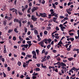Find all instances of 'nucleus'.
<instances>
[{
	"label": "nucleus",
	"instance_id": "nucleus-12",
	"mask_svg": "<svg viewBox=\"0 0 79 79\" xmlns=\"http://www.w3.org/2000/svg\"><path fill=\"white\" fill-rule=\"evenodd\" d=\"M61 68L64 69V71L66 73V71H67V69H66V67H61Z\"/></svg>",
	"mask_w": 79,
	"mask_h": 79
},
{
	"label": "nucleus",
	"instance_id": "nucleus-7",
	"mask_svg": "<svg viewBox=\"0 0 79 79\" xmlns=\"http://www.w3.org/2000/svg\"><path fill=\"white\" fill-rule=\"evenodd\" d=\"M4 49L3 50V52L4 53H7V51H6V46L4 45Z\"/></svg>",
	"mask_w": 79,
	"mask_h": 79
},
{
	"label": "nucleus",
	"instance_id": "nucleus-14",
	"mask_svg": "<svg viewBox=\"0 0 79 79\" xmlns=\"http://www.w3.org/2000/svg\"><path fill=\"white\" fill-rule=\"evenodd\" d=\"M14 22L15 23H16H16H18V22H19V20L18 19H15L14 20Z\"/></svg>",
	"mask_w": 79,
	"mask_h": 79
},
{
	"label": "nucleus",
	"instance_id": "nucleus-9",
	"mask_svg": "<svg viewBox=\"0 0 79 79\" xmlns=\"http://www.w3.org/2000/svg\"><path fill=\"white\" fill-rule=\"evenodd\" d=\"M23 68H26V66H28V64H26V63L23 62Z\"/></svg>",
	"mask_w": 79,
	"mask_h": 79
},
{
	"label": "nucleus",
	"instance_id": "nucleus-61",
	"mask_svg": "<svg viewBox=\"0 0 79 79\" xmlns=\"http://www.w3.org/2000/svg\"><path fill=\"white\" fill-rule=\"evenodd\" d=\"M28 8V5H25L24 8L26 9V8Z\"/></svg>",
	"mask_w": 79,
	"mask_h": 79
},
{
	"label": "nucleus",
	"instance_id": "nucleus-44",
	"mask_svg": "<svg viewBox=\"0 0 79 79\" xmlns=\"http://www.w3.org/2000/svg\"><path fill=\"white\" fill-rule=\"evenodd\" d=\"M28 47V44L25 45L24 48H27Z\"/></svg>",
	"mask_w": 79,
	"mask_h": 79
},
{
	"label": "nucleus",
	"instance_id": "nucleus-35",
	"mask_svg": "<svg viewBox=\"0 0 79 79\" xmlns=\"http://www.w3.org/2000/svg\"><path fill=\"white\" fill-rule=\"evenodd\" d=\"M64 21H65L66 20H68V18L67 17H65L64 19Z\"/></svg>",
	"mask_w": 79,
	"mask_h": 79
},
{
	"label": "nucleus",
	"instance_id": "nucleus-10",
	"mask_svg": "<svg viewBox=\"0 0 79 79\" xmlns=\"http://www.w3.org/2000/svg\"><path fill=\"white\" fill-rule=\"evenodd\" d=\"M7 23V20H4L3 21V24H4V26H6V25Z\"/></svg>",
	"mask_w": 79,
	"mask_h": 79
},
{
	"label": "nucleus",
	"instance_id": "nucleus-37",
	"mask_svg": "<svg viewBox=\"0 0 79 79\" xmlns=\"http://www.w3.org/2000/svg\"><path fill=\"white\" fill-rule=\"evenodd\" d=\"M47 60L46 59H43L42 60L41 62L42 63H43V62H44V61H45Z\"/></svg>",
	"mask_w": 79,
	"mask_h": 79
},
{
	"label": "nucleus",
	"instance_id": "nucleus-43",
	"mask_svg": "<svg viewBox=\"0 0 79 79\" xmlns=\"http://www.w3.org/2000/svg\"><path fill=\"white\" fill-rule=\"evenodd\" d=\"M47 33H48V32L47 31H45L44 32V35H47Z\"/></svg>",
	"mask_w": 79,
	"mask_h": 79
},
{
	"label": "nucleus",
	"instance_id": "nucleus-15",
	"mask_svg": "<svg viewBox=\"0 0 79 79\" xmlns=\"http://www.w3.org/2000/svg\"><path fill=\"white\" fill-rule=\"evenodd\" d=\"M68 60L70 61H72V60H74V59H73V57L68 58Z\"/></svg>",
	"mask_w": 79,
	"mask_h": 79
},
{
	"label": "nucleus",
	"instance_id": "nucleus-41",
	"mask_svg": "<svg viewBox=\"0 0 79 79\" xmlns=\"http://www.w3.org/2000/svg\"><path fill=\"white\" fill-rule=\"evenodd\" d=\"M57 19V18L55 17H54L53 19V21L54 22H56V20Z\"/></svg>",
	"mask_w": 79,
	"mask_h": 79
},
{
	"label": "nucleus",
	"instance_id": "nucleus-23",
	"mask_svg": "<svg viewBox=\"0 0 79 79\" xmlns=\"http://www.w3.org/2000/svg\"><path fill=\"white\" fill-rule=\"evenodd\" d=\"M17 28H15L14 29V31L15 32H16V33H18L19 31H17Z\"/></svg>",
	"mask_w": 79,
	"mask_h": 79
},
{
	"label": "nucleus",
	"instance_id": "nucleus-31",
	"mask_svg": "<svg viewBox=\"0 0 79 79\" xmlns=\"http://www.w3.org/2000/svg\"><path fill=\"white\" fill-rule=\"evenodd\" d=\"M18 64L19 66H21V63L20 62H18Z\"/></svg>",
	"mask_w": 79,
	"mask_h": 79
},
{
	"label": "nucleus",
	"instance_id": "nucleus-19",
	"mask_svg": "<svg viewBox=\"0 0 79 79\" xmlns=\"http://www.w3.org/2000/svg\"><path fill=\"white\" fill-rule=\"evenodd\" d=\"M31 10V7H30L29 8H28V9L27 10V12L28 13H30V10Z\"/></svg>",
	"mask_w": 79,
	"mask_h": 79
},
{
	"label": "nucleus",
	"instance_id": "nucleus-47",
	"mask_svg": "<svg viewBox=\"0 0 79 79\" xmlns=\"http://www.w3.org/2000/svg\"><path fill=\"white\" fill-rule=\"evenodd\" d=\"M69 73H71V72L72 73H73V69H71L69 71Z\"/></svg>",
	"mask_w": 79,
	"mask_h": 79
},
{
	"label": "nucleus",
	"instance_id": "nucleus-6",
	"mask_svg": "<svg viewBox=\"0 0 79 79\" xmlns=\"http://www.w3.org/2000/svg\"><path fill=\"white\" fill-rule=\"evenodd\" d=\"M63 44V43L61 41H60L58 44L57 45H59L60 47H62V45L61 44Z\"/></svg>",
	"mask_w": 79,
	"mask_h": 79
},
{
	"label": "nucleus",
	"instance_id": "nucleus-20",
	"mask_svg": "<svg viewBox=\"0 0 79 79\" xmlns=\"http://www.w3.org/2000/svg\"><path fill=\"white\" fill-rule=\"evenodd\" d=\"M13 31V30L11 29H9L8 31V33H11V32H12Z\"/></svg>",
	"mask_w": 79,
	"mask_h": 79
},
{
	"label": "nucleus",
	"instance_id": "nucleus-39",
	"mask_svg": "<svg viewBox=\"0 0 79 79\" xmlns=\"http://www.w3.org/2000/svg\"><path fill=\"white\" fill-rule=\"evenodd\" d=\"M70 40H71V42H73L74 40V38H70Z\"/></svg>",
	"mask_w": 79,
	"mask_h": 79
},
{
	"label": "nucleus",
	"instance_id": "nucleus-21",
	"mask_svg": "<svg viewBox=\"0 0 79 79\" xmlns=\"http://www.w3.org/2000/svg\"><path fill=\"white\" fill-rule=\"evenodd\" d=\"M32 54L33 55H36V53L35 52V51H33L32 52Z\"/></svg>",
	"mask_w": 79,
	"mask_h": 79
},
{
	"label": "nucleus",
	"instance_id": "nucleus-25",
	"mask_svg": "<svg viewBox=\"0 0 79 79\" xmlns=\"http://www.w3.org/2000/svg\"><path fill=\"white\" fill-rule=\"evenodd\" d=\"M27 20H23L22 21V23H23V24H24L25 23H27Z\"/></svg>",
	"mask_w": 79,
	"mask_h": 79
},
{
	"label": "nucleus",
	"instance_id": "nucleus-42",
	"mask_svg": "<svg viewBox=\"0 0 79 79\" xmlns=\"http://www.w3.org/2000/svg\"><path fill=\"white\" fill-rule=\"evenodd\" d=\"M52 5L53 7H54V9H55V8H56V6H55V4L52 3Z\"/></svg>",
	"mask_w": 79,
	"mask_h": 79
},
{
	"label": "nucleus",
	"instance_id": "nucleus-17",
	"mask_svg": "<svg viewBox=\"0 0 79 79\" xmlns=\"http://www.w3.org/2000/svg\"><path fill=\"white\" fill-rule=\"evenodd\" d=\"M56 59L57 61H61V58L59 57H56Z\"/></svg>",
	"mask_w": 79,
	"mask_h": 79
},
{
	"label": "nucleus",
	"instance_id": "nucleus-5",
	"mask_svg": "<svg viewBox=\"0 0 79 79\" xmlns=\"http://www.w3.org/2000/svg\"><path fill=\"white\" fill-rule=\"evenodd\" d=\"M31 19L33 21H36L37 18H35L34 15L31 16Z\"/></svg>",
	"mask_w": 79,
	"mask_h": 79
},
{
	"label": "nucleus",
	"instance_id": "nucleus-33",
	"mask_svg": "<svg viewBox=\"0 0 79 79\" xmlns=\"http://www.w3.org/2000/svg\"><path fill=\"white\" fill-rule=\"evenodd\" d=\"M58 68H61V63H59L58 64Z\"/></svg>",
	"mask_w": 79,
	"mask_h": 79
},
{
	"label": "nucleus",
	"instance_id": "nucleus-18",
	"mask_svg": "<svg viewBox=\"0 0 79 79\" xmlns=\"http://www.w3.org/2000/svg\"><path fill=\"white\" fill-rule=\"evenodd\" d=\"M19 23L20 24L19 27H21V26H22V23H21V20H19Z\"/></svg>",
	"mask_w": 79,
	"mask_h": 79
},
{
	"label": "nucleus",
	"instance_id": "nucleus-62",
	"mask_svg": "<svg viewBox=\"0 0 79 79\" xmlns=\"http://www.w3.org/2000/svg\"><path fill=\"white\" fill-rule=\"evenodd\" d=\"M29 6H32V3L31 2H29Z\"/></svg>",
	"mask_w": 79,
	"mask_h": 79
},
{
	"label": "nucleus",
	"instance_id": "nucleus-16",
	"mask_svg": "<svg viewBox=\"0 0 79 79\" xmlns=\"http://www.w3.org/2000/svg\"><path fill=\"white\" fill-rule=\"evenodd\" d=\"M34 32L35 34V35H37V34H38V31L36 30H35Z\"/></svg>",
	"mask_w": 79,
	"mask_h": 79
},
{
	"label": "nucleus",
	"instance_id": "nucleus-60",
	"mask_svg": "<svg viewBox=\"0 0 79 79\" xmlns=\"http://www.w3.org/2000/svg\"><path fill=\"white\" fill-rule=\"evenodd\" d=\"M51 45H48L47 46V47L48 49H49L50 48V46Z\"/></svg>",
	"mask_w": 79,
	"mask_h": 79
},
{
	"label": "nucleus",
	"instance_id": "nucleus-29",
	"mask_svg": "<svg viewBox=\"0 0 79 79\" xmlns=\"http://www.w3.org/2000/svg\"><path fill=\"white\" fill-rule=\"evenodd\" d=\"M47 31H50L51 30V27H47Z\"/></svg>",
	"mask_w": 79,
	"mask_h": 79
},
{
	"label": "nucleus",
	"instance_id": "nucleus-55",
	"mask_svg": "<svg viewBox=\"0 0 79 79\" xmlns=\"http://www.w3.org/2000/svg\"><path fill=\"white\" fill-rule=\"evenodd\" d=\"M32 79H36L37 78V77L36 76H33L32 77Z\"/></svg>",
	"mask_w": 79,
	"mask_h": 79
},
{
	"label": "nucleus",
	"instance_id": "nucleus-52",
	"mask_svg": "<svg viewBox=\"0 0 79 79\" xmlns=\"http://www.w3.org/2000/svg\"><path fill=\"white\" fill-rule=\"evenodd\" d=\"M51 17H52V15L51 14L49 15L48 18L49 19H50V18H51Z\"/></svg>",
	"mask_w": 79,
	"mask_h": 79
},
{
	"label": "nucleus",
	"instance_id": "nucleus-8",
	"mask_svg": "<svg viewBox=\"0 0 79 79\" xmlns=\"http://www.w3.org/2000/svg\"><path fill=\"white\" fill-rule=\"evenodd\" d=\"M27 43L29 44V47L28 48H29V47L31 46L32 45V44H31V41H28L27 42Z\"/></svg>",
	"mask_w": 79,
	"mask_h": 79
},
{
	"label": "nucleus",
	"instance_id": "nucleus-63",
	"mask_svg": "<svg viewBox=\"0 0 79 79\" xmlns=\"http://www.w3.org/2000/svg\"><path fill=\"white\" fill-rule=\"evenodd\" d=\"M20 77L21 78V79H23V78L24 77V75H21L20 76Z\"/></svg>",
	"mask_w": 79,
	"mask_h": 79
},
{
	"label": "nucleus",
	"instance_id": "nucleus-30",
	"mask_svg": "<svg viewBox=\"0 0 79 79\" xmlns=\"http://www.w3.org/2000/svg\"><path fill=\"white\" fill-rule=\"evenodd\" d=\"M3 74L4 77H6V75L5 73L3 72Z\"/></svg>",
	"mask_w": 79,
	"mask_h": 79
},
{
	"label": "nucleus",
	"instance_id": "nucleus-3",
	"mask_svg": "<svg viewBox=\"0 0 79 79\" xmlns=\"http://www.w3.org/2000/svg\"><path fill=\"white\" fill-rule=\"evenodd\" d=\"M38 10V7H34L33 8L31 9V12L32 13H33L35 11H36V10Z\"/></svg>",
	"mask_w": 79,
	"mask_h": 79
},
{
	"label": "nucleus",
	"instance_id": "nucleus-53",
	"mask_svg": "<svg viewBox=\"0 0 79 79\" xmlns=\"http://www.w3.org/2000/svg\"><path fill=\"white\" fill-rule=\"evenodd\" d=\"M38 75V73H33L32 74L33 76H37Z\"/></svg>",
	"mask_w": 79,
	"mask_h": 79
},
{
	"label": "nucleus",
	"instance_id": "nucleus-48",
	"mask_svg": "<svg viewBox=\"0 0 79 79\" xmlns=\"http://www.w3.org/2000/svg\"><path fill=\"white\" fill-rule=\"evenodd\" d=\"M66 11L68 13V14L69 15H71V13L70 12H69V11H68V10L67 9Z\"/></svg>",
	"mask_w": 79,
	"mask_h": 79
},
{
	"label": "nucleus",
	"instance_id": "nucleus-26",
	"mask_svg": "<svg viewBox=\"0 0 79 79\" xmlns=\"http://www.w3.org/2000/svg\"><path fill=\"white\" fill-rule=\"evenodd\" d=\"M33 58L34 59H37V56L36 55H33Z\"/></svg>",
	"mask_w": 79,
	"mask_h": 79
},
{
	"label": "nucleus",
	"instance_id": "nucleus-2",
	"mask_svg": "<svg viewBox=\"0 0 79 79\" xmlns=\"http://www.w3.org/2000/svg\"><path fill=\"white\" fill-rule=\"evenodd\" d=\"M40 15H41V17L43 18H46V17H47V14L46 13H40Z\"/></svg>",
	"mask_w": 79,
	"mask_h": 79
},
{
	"label": "nucleus",
	"instance_id": "nucleus-51",
	"mask_svg": "<svg viewBox=\"0 0 79 79\" xmlns=\"http://www.w3.org/2000/svg\"><path fill=\"white\" fill-rule=\"evenodd\" d=\"M60 56V54H58L57 56H54L55 58H56L57 57H58V56Z\"/></svg>",
	"mask_w": 79,
	"mask_h": 79
},
{
	"label": "nucleus",
	"instance_id": "nucleus-32",
	"mask_svg": "<svg viewBox=\"0 0 79 79\" xmlns=\"http://www.w3.org/2000/svg\"><path fill=\"white\" fill-rule=\"evenodd\" d=\"M50 58V56H47V57L46 58V60H49Z\"/></svg>",
	"mask_w": 79,
	"mask_h": 79
},
{
	"label": "nucleus",
	"instance_id": "nucleus-27",
	"mask_svg": "<svg viewBox=\"0 0 79 79\" xmlns=\"http://www.w3.org/2000/svg\"><path fill=\"white\" fill-rule=\"evenodd\" d=\"M71 32H75V31H74V30L72 29V30H69V32L70 33Z\"/></svg>",
	"mask_w": 79,
	"mask_h": 79
},
{
	"label": "nucleus",
	"instance_id": "nucleus-56",
	"mask_svg": "<svg viewBox=\"0 0 79 79\" xmlns=\"http://www.w3.org/2000/svg\"><path fill=\"white\" fill-rule=\"evenodd\" d=\"M61 73H62V74H64V70L63 69H62L61 70Z\"/></svg>",
	"mask_w": 79,
	"mask_h": 79
},
{
	"label": "nucleus",
	"instance_id": "nucleus-58",
	"mask_svg": "<svg viewBox=\"0 0 79 79\" xmlns=\"http://www.w3.org/2000/svg\"><path fill=\"white\" fill-rule=\"evenodd\" d=\"M22 55L23 56H25V55H26V53H25L24 52H22Z\"/></svg>",
	"mask_w": 79,
	"mask_h": 79
},
{
	"label": "nucleus",
	"instance_id": "nucleus-50",
	"mask_svg": "<svg viewBox=\"0 0 79 79\" xmlns=\"http://www.w3.org/2000/svg\"><path fill=\"white\" fill-rule=\"evenodd\" d=\"M18 13H19V14L20 15H23V13L20 12V11H18Z\"/></svg>",
	"mask_w": 79,
	"mask_h": 79
},
{
	"label": "nucleus",
	"instance_id": "nucleus-40",
	"mask_svg": "<svg viewBox=\"0 0 79 79\" xmlns=\"http://www.w3.org/2000/svg\"><path fill=\"white\" fill-rule=\"evenodd\" d=\"M26 56L28 57V58H31L32 56V55H27Z\"/></svg>",
	"mask_w": 79,
	"mask_h": 79
},
{
	"label": "nucleus",
	"instance_id": "nucleus-4",
	"mask_svg": "<svg viewBox=\"0 0 79 79\" xmlns=\"http://www.w3.org/2000/svg\"><path fill=\"white\" fill-rule=\"evenodd\" d=\"M38 44L40 45L42 47H44V43L43 40L38 43Z\"/></svg>",
	"mask_w": 79,
	"mask_h": 79
},
{
	"label": "nucleus",
	"instance_id": "nucleus-34",
	"mask_svg": "<svg viewBox=\"0 0 79 79\" xmlns=\"http://www.w3.org/2000/svg\"><path fill=\"white\" fill-rule=\"evenodd\" d=\"M48 42L49 44H50V42H51V41H52V39H49L48 40Z\"/></svg>",
	"mask_w": 79,
	"mask_h": 79
},
{
	"label": "nucleus",
	"instance_id": "nucleus-1",
	"mask_svg": "<svg viewBox=\"0 0 79 79\" xmlns=\"http://www.w3.org/2000/svg\"><path fill=\"white\" fill-rule=\"evenodd\" d=\"M10 11H12V12L14 13V12H15V13L16 15H18V13L17 12V10L15 8H10Z\"/></svg>",
	"mask_w": 79,
	"mask_h": 79
},
{
	"label": "nucleus",
	"instance_id": "nucleus-24",
	"mask_svg": "<svg viewBox=\"0 0 79 79\" xmlns=\"http://www.w3.org/2000/svg\"><path fill=\"white\" fill-rule=\"evenodd\" d=\"M19 39L20 41H23V39L22 38H21V36H19Z\"/></svg>",
	"mask_w": 79,
	"mask_h": 79
},
{
	"label": "nucleus",
	"instance_id": "nucleus-13",
	"mask_svg": "<svg viewBox=\"0 0 79 79\" xmlns=\"http://www.w3.org/2000/svg\"><path fill=\"white\" fill-rule=\"evenodd\" d=\"M41 67L43 68H46L47 69V66L46 65H44L43 64H41Z\"/></svg>",
	"mask_w": 79,
	"mask_h": 79
},
{
	"label": "nucleus",
	"instance_id": "nucleus-28",
	"mask_svg": "<svg viewBox=\"0 0 79 79\" xmlns=\"http://www.w3.org/2000/svg\"><path fill=\"white\" fill-rule=\"evenodd\" d=\"M24 29L25 30V33H26L27 32V29L26 27H24Z\"/></svg>",
	"mask_w": 79,
	"mask_h": 79
},
{
	"label": "nucleus",
	"instance_id": "nucleus-59",
	"mask_svg": "<svg viewBox=\"0 0 79 79\" xmlns=\"http://www.w3.org/2000/svg\"><path fill=\"white\" fill-rule=\"evenodd\" d=\"M13 40H16V38L15 36H14L13 37Z\"/></svg>",
	"mask_w": 79,
	"mask_h": 79
},
{
	"label": "nucleus",
	"instance_id": "nucleus-54",
	"mask_svg": "<svg viewBox=\"0 0 79 79\" xmlns=\"http://www.w3.org/2000/svg\"><path fill=\"white\" fill-rule=\"evenodd\" d=\"M36 71H40V69H39V68H36Z\"/></svg>",
	"mask_w": 79,
	"mask_h": 79
},
{
	"label": "nucleus",
	"instance_id": "nucleus-57",
	"mask_svg": "<svg viewBox=\"0 0 79 79\" xmlns=\"http://www.w3.org/2000/svg\"><path fill=\"white\" fill-rule=\"evenodd\" d=\"M36 65L37 67H39L40 66V64H36Z\"/></svg>",
	"mask_w": 79,
	"mask_h": 79
},
{
	"label": "nucleus",
	"instance_id": "nucleus-49",
	"mask_svg": "<svg viewBox=\"0 0 79 79\" xmlns=\"http://www.w3.org/2000/svg\"><path fill=\"white\" fill-rule=\"evenodd\" d=\"M54 16H55V17H56V18H58V15H57V14H56V13H54Z\"/></svg>",
	"mask_w": 79,
	"mask_h": 79
},
{
	"label": "nucleus",
	"instance_id": "nucleus-45",
	"mask_svg": "<svg viewBox=\"0 0 79 79\" xmlns=\"http://www.w3.org/2000/svg\"><path fill=\"white\" fill-rule=\"evenodd\" d=\"M72 4H73V2H69L68 4V6H69V5Z\"/></svg>",
	"mask_w": 79,
	"mask_h": 79
},
{
	"label": "nucleus",
	"instance_id": "nucleus-36",
	"mask_svg": "<svg viewBox=\"0 0 79 79\" xmlns=\"http://www.w3.org/2000/svg\"><path fill=\"white\" fill-rule=\"evenodd\" d=\"M43 41L44 42H47L48 41V39H45L43 40Z\"/></svg>",
	"mask_w": 79,
	"mask_h": 79
},
{
	"label": "nucleus",
	"instance_id": "nucleus-38",
	"mask_svg": "<svg viewBox=\"0 0 79 79\" xmlns=\"http://www.w3.org/2000/svg\"><path fill=\"white\" fill-rule=\"evenodd\" d=\"M71 69H72V70L73 71V70H74V71H76V68H75V67H73V68H72Z\"/></svg>",
	"mask_w": 79,
	"mask_h": 79
},
{
	"label": "nucleus",
	"instance_id": "nucleus-64",
	"mask_svg": "<svg viewBox=\"0 0 79 79\" xmlns=\"http://www.w3.org/2000/svg\"><path fill=\"white\" fill-rule=\"evenodd\" d=\"M77 34H78V36H79V30H78L77 31Z\"/></svg>",
	"mask_w": 79,
	"mask_h": 79
},
{
	"label": "nucleus",
	"instance_id": "nucleus-11",
	"mask_svg": "<svg viewBox=\"0 0 79 79\" xmlns=\"http://www.w3.org/2000/svg\"><path fill=\"white\" fill-rule=\"evenodd\" d=\"M66 66V64H65L64 63H63V62H61V67H64V66Z\"/></svg>",
	"mask_w": 79,
	"mask_h": 79
},
{
	"label": "nucleus",
	"instance_id": "nucleus-22",
	"mask_svg": "<svg viewBox=\"0 0 79 79\" xmlns=\"http://www.w3.org/2000/svg\"><path fill=\"white\" fill-rule=\"evenodd\" d=\"M13 18V17H8V18H7V20L9 21H10Z\"/></svg>",
	"mask_w": 79,
	"mask_h": 79
},
{
	"label": "nucleus",
	"instance_id": "nucleus-46",
	"mask_svg": "<svg viewBox=\"0 0 79 79\" xmlns=\"http://www.w3.org/2000/svg\"><path fill=\"white\" fill-rule=\"evenodd\" d=\"M45 1H44V0H43L42 1V2H41V3L42 4H43V5H44V4H45Z\"/></svg>",
	"mask_w": 79,
	"mask_h": 79
}]
</instances>
